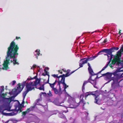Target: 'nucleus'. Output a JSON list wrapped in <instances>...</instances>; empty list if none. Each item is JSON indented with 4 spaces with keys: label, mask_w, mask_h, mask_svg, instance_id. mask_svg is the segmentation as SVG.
I'll list each match as a JSON object with an SVG mask.
<instances>
[{
    "label": "nucleus",
    "mask_w": 123,
    "mask_h": 123,
    "mask_svg": "<svg viewBox=\"0 0 123 123\" xmlns=\"http://www.w3.org/2000/svg\"><path fill=\"white\" fill-rule=\"evenodd\" d=\"M19 49V48L17 44H16L14 41L11 42L7 49V56L10 59H13V61L11 60L10 62L11 63L13 62L14 65L19 64V63L17 62V59L16 58V55L17 56L18 55V51Z\"/></svg>",
    "instance_id": "f257e3e1"
},
{
    "label": "nucleus",
    "mask_w": 123,
    "mask_h": 123,
    "mask_svg": "<svg viewBox=\"0 0 123 123\" xmlns=\"http://www.w3.org/2000/svg\"><path fill=\"white\" fill-rule=\"evenodd\" d=\"M40 80L38 79L36 80L33 83V82H31L26 83V87L27 90L29 92L33 89H34V86H36L40 83Z\"/></svg>",
    "instance_id": "f03ea898"
},
{
    "label": "nucleus",
    "mask_w": 123,
    "mask_h": 123,
    "mask_svg": "<svg viewBox=\"0 0 123 123\" xmlns=\"http://www.w3.org/2000/svg\"><path fill=\"white\" fill-rule=\"evenodd\" d=\"M88 65V70L89 72V74L91 75L87 81L88 82H90L92 84H93L96 83V80L95 79L92 80V76L97 75V74H94L93 72V70L92 68L90 63H87Z\"/></svg>",
    "instance_id": "7ed1b4c3"
},
{
    "label": "nucleus",
    "mask_w": 123,
    "mask_h": 123,
    "mask_svg": "<svg viewBox=\"0 0 123 123\" xmlns=\"http://www.w3.org/2000/svg\"><path fill=\"white\" fill-rule=\"evenodd\" d=\"M25 81L23 82L21 85L20 84H19L18 86L17 87V88H14L11 92H9V93L10 94H11V93H12L13 94L16 93V96L22 90L25 86Z\"/></svg>",
    "instance_id": "20e7f679"
},
{
    "label": "nucleus",
    "mask_w": 123,
    "mask_h": 123,
    "mask_svg": "<svg viewBox=\"0 0 123 123\" xmlns=\"http://www.w3.org/2000/svg\"><path fill=\"white\" fill-rule=\"evenodd\" d=\"M91 95L96 96L94 103L99 105H100L101 103L100 100L98 97V96H96V94L95 92H86V94L85 96L86 99L88 96L89 95L90 96Z\"/></svg>",
    "instance_id": "39448f33"
},
{
    "label": "nucleus",
    "mask_w": 123,
    "mask_h": 123,
    "mask_svg": "<svg viewBox=\"0 0 123 123\" xmlns=\"http://www.w3.org/2000/svg\"><path fill=\"white\" fill-rule=\"evenodd\" d=\"M93 59V58L92 56L90 57L84 58L80 59V60L79 65L80 68L82 67L83 66V65L86 63L88 61H92Z\"/></svg>",
    "instance_id": "423d86ee"
},
{
    "label": "nucleus",
    "mask_w": 123,
    "mask_h": 123,
    "mask_svg": "<svg viewBox=\"0 0 123 123\" xmlns=\"http://www.w3.org/2000/svg\"><path fill=\"white\" fill-rule=\"evenodd\" d=\"M84 96V94H82L80 96V101L79 102V103H77L75 102H74L72 104L73 107H72V108H76L80 105V103L81 104H83V106L85 104L83 99Z\"/></svg>",
    "instance_id": "0eeeda50"
},
{
    "label": "nucleus",
    "mask_w": 123,
    "mask_h": 123,
    "mask_svg": "<svg viewBox=\"0 0 123 123\" xmlns=\"http://www.w3.org/2000/svg\"><path fill=\"white\" fill-rule=\"evenodd\" d=\"M117 57H114V58L111 61V63L110 64H109V66L111 68L113 69V66H114L116 63H117L116 65H117L118 66H121V61L117 60L118 59L117 58Z\"/></svg>",
    "instance_id": "6e6552de"
},
{
    "label": "nucleus",
    "mask_w": 123,
    "mask_h": 123,
    "mask_svg": "<svg viewBox=\"0 0 123 123\" xmlns=\"http://www.w3.org/2000/svg\"><path fill=\"white\" fill-rule=\"evenodd\" d=\"M102 76H105L106 78L109 80L108 81L109 82H110L111 80H113V82L112 84V85H113L114 84V78L113 77H111L112 75L111 73L108 72L106 73L102 74Z\"/></svg>",
    "instance_id": "1a4fd4ad"
},
{
    "label": "nucleus",
    "mask_w": 123,
    "mask_h": 123,
    "mask_svg": "<svg viewBox=\"0 0 123 123\" xmlns=\"http://www.w3.org/2000/svg\"><path fill=\"white\" fill-rule=\"evenodd\" d=\"M24 106V105H22V104H19L18 106V109H17V108L15 109L16 111H17V112L19 113L22 111V108Z\"/></svg>",
    "instance_id": "9d476101"
},
{
    "label": "nucleus",
    "mask_w": 123,
    "mask_h": 123,
    "mask_svg": "<svg viewBox=\"0 0 123 123\" xmlns=\"http://www.w3.org/2000/svg\"><path fill=\"white\" fill-rule=\"evenodd\" d=\"M122 52L120 50L118 51L117 52V55L115 56L114 57H117V58L118 59L117 60L121 61V58L120 57L121 56Z\"/></svg>",
    "instance_id": "9b49d317"
},
{
    "label": "nucleus",
    "mask_w": 123,
    "mask_h": 123,
    "mask_svg": "<svg viewBox=\"0 0 123 123\" xmlns=\"http://www.w3.org/2000/svg\"><path fill=\"white\" fill-rule=\"evenodd\" d=\"M123 68L121 67H120V68L118 69L115 72L113 73H111L112 74V75L113 74L115 76L117 75V72H123ZM122 74H123V73Z\"/></svg>",
    "instance_id": "f8f14e48"
},
{
    "label": "nucleus",
    "mask_w": 123,
    "mask_h": 123,
    "mask_svg": "<svg viewBox=\"0 0 123 123\" xmlns=\"http://www.w3.org/2000/svg\"><path fill=\"white\" fill-rule=\"evenodd\" d=\"M9 61H10V58L9 57H8L7 56L6 57V60L4 62L3 65L8 66V64H9Z\"/></svg>",
    "instance_id": "ddd939ff"
},
{
    "label": "nucleus",
    "mask_w": 123,
    "mask_h": 123,
    "mask_svg": "<svg viewBox=\"0 0 123 123\" xmlns=\"http://www.w3.org/2000/svg\"><path fill=\"white\" fill-rule=\"evenodd\" d=\"M69 74V72H67L66 74H63L62 75H61V77L62 79L63 80L65 81V77L68 76L71 74Z\"/></svg>",
    "instance_id": "4468645a"
},
{
    "label": "nucleus",
    "mask_w": 123,
    "mask_h": 123,
    "mask_svg": "<svg viewBox=\"0 0 123 123\" xmlns=\"http://www.w3.org/2000/svg\"><path fill=\"white\" fill-rule=\"evenodd\" d=\"M59 81H58V85L59 86V88L60 89H61L60 84L61 83L63 85H65V81L63 80H62V78L60 81H59Z\"/></svg>",
    "instance_id": "2eb2a0df"
},
{
    "label": "nucleus",
    "mask_w": 123,
    "mask_h": 123,
    "mask_svg": "<svg viewBox=\"0 0 123 123\" xmlns=\"http://www.w3.org/2000/svg\"><path fill=\"white\" fill-rule=\"evenodd\" d=\"M110 49H111V52L112 53V52H114L115 50H118L119 48L118 47H113L110 48Z\"/></svg>",
    "instance_id": "dca6fc26"
},
{
    "label": "nucleus",
    "mask_w": 123,
    "mask_h": 123,
    "mask_svg": "<svg viewBox=\"0 0 123 123\" xmlns=\"http://www.w3.org/2000/svg\"><path fill=\"white\" fill-rule=\"evenodd\" d=\"M29 92V91L27 90H26L25 91L23 92V99H25L26 94Z\"/></svg>",
    "instance_id": "f3484780"
},
{
    "label": "nucleus",
    "mask_w": 123,
    "mask_h": 123,
    "mask_svg": "<svg viewBox=\"0 0 123 123\" xmlns=\"http://www.w3.org/2000/svg\"><path fill=\"white\" fill-rule=\"evenodd\" d=\"M110 55V58H109V59H110L109 61L108 62V63H107V64L106 65L107 66H108L109 65V64H110V63L111 62V61L112 60V56L113 55H112V54Z\"/></svg>",
    "instance_id": "a211bd4d"
},
{
    "label": "nucleus",
    "mask_w": 123,
    "mask_h": 123,
    "mask_svg": "<svg viewBox=\"0 0 123 123\" xmlns=\"http://www.w3.org/2000/svg\"><path fill=\"white\" fill-rule=\"evenodd\" d=\"M58 74H52L51 76H52L54 77V78H58L59 79V78H61V75L59 76H58Z\"/></svg>",
    "instance_id": "6ab92c4d"
},
{
    "label": "nucleus",
    "mask_w": 123,
    "mask_h": 123,
    "mask_svg": "<svg viewBox=\"0 0 123 123\" xmlns=\"http://www.w3.org/2000/svg\"><path fill=\"white\" fill-rule=\"evenodd\" d=\"M106 53H107V54L109 55L112 54L111 51V50L110 49H107Z\"/></svg>",
    "instance_id": "aec40b11"
},
{
    "label": "nucleus",
    "mask_w": 123,
    "mask_h": 123,
    "mask_svg": "<svg viewBox=\"0 0 123 123\" xmlns=\"http://www.w3.org/2000/svg\"><path fill=\"white\" fill-rule=\"evenodd\" d=\"M45 84H43L42 85V86L38 88V89L40 90H43V91L44 90V86Z\"/></svg>",
    "instance_id": "412c9836"
},
{
    "label": "nucleus",
    "mask_w": 123,
    "mask_h": 123,
    "mask_svg": "<svg viewBox=\"0 0 123 123\" xmlns=\"http://www.w3.org/2000/svg\"><path fill=\"white\" fill-rule=\"evenodd\" d=\"M7 95V94L5 93L4 94V93H3L1 94H0V96L3 99H6V98L5 97L6 95Z\"/></svg>",
    "instance_id": "4be33fe9"
},
{
    "label": "nucleus",
    "mask_w": 123,
    "mask_h": 123,
    "mask_svg": "<svg viewBox=\"0 0 123 123\" xmlns=\"http://www.w3.org/2000/svg\"><path fill=\"white\" fill-rule=\"evenodd\" d=\"M2 69L3 70H7L8 68V66L3 65Z\"/></svg>",
    "instance_id": "5701e85b"
},
{
    "label": "nucleus",
    "mask_w": 123,
    "mask_h": 123,
    "mask_svg": "<svg viewBox=\"0 0 123 123\" xmlns=\"http://www.w3.org/2000/svg\"><path fill=\"white\" fill-rule=\"evenodd\" d=\"M14 97L13 96L9 98H8L7 99L10 102L12 101L14 99Z\"/></svg>",
    "instance_id": "b1692460"
},
{
    "label": "nucleus",
    "mask_w": 123,
    "mask_h": 123,
    "mask_svg": "<svg viewBox=\"0 0 123 123\" xmlns=\"http://www.w3.org/2000/svg\"><path fill=\"white\" fill-rule=\"evenodd\" d=\"M108 67V66H107L106 65V66L105 67H104V68H103L102 69L101 71H99L98 72V73L97 74H97L96 75H97L98 74L101 73L102 71H103L104 70Z\"/></svg>",
    "instance_id": "393cba45"
},
{
    "label": "nucleus",
    "mask_w": 123,
    "mask_h": 123,
    "mask_svg": "<svg viewBox=\"0 0 123 123\" xmlns=\"http://www.w3.org/2000/svg\"><path fill=\"white\" fill-rule=\"evenodd\" d=\"M55 94H57L58 93V90L56 88H54L53 89Z\"/></svg>",
    "instance_id": "a878e982"
},
{
    "label": "nucleus",
    "mask_w": 123,
    "mask_h": 123,
    "mask_svg": "<svg viewBox=\"0 0 123 123\" xmlns=\"http://www.w3.org/2000/svg\"><path fill=\"white\" fill-rule=\"evenodd\" d=\"M6 110V109L2 110V108H0V112L2 113V114L5 115L6 114V113H4V111Z\"/></svg>",
    "instance_id": "bb28decb"
},
{
    "label": "nucleus",
    "mask_w": 123,
    "mask_h": 123,
    "mask_svg": "<svg viewBox=\"0 0 123 123\" xmlns=\"http://www.w3.org/2000/svg\"><path fill=\"white\" fill-rule=\"evenodd\" d=\"M47 94L48 96L49 97H52L53 96V95L52 94L51 92L50 91H49V92Z\"/></svg>",
    "instance_id": "cd10ccee"
},
{
    "label": "nucleus",
    "mask_w": 123,
    "mask_h": 123,
    "mask_svg": "<svg viewBox=\"0 0 123 123\" xmlns=\"http://www.w3.org/2000/svg\"><path fill=\"white\" fill-rule=\"evenodd\" d=\"M29 77L30 78L29 79L30 80H32L34 79H36V80L37 79V75L35 76V77H34L33 78H31V77Z\"/></svg>",
    "instance_id": "c85d7f7f"
},
{
    "label": "nucleus",
    "mask_w": 123,
    "mask_h": 123,
    "mask_svg": "<svg viewBox=\"0 0 123 123\" xmlns=\"http://www.w3.org/2000/svg\"><path fill=\"white\" fill-rule=\"evenodd\" d=\"M36 52L37 53L36 54L38 55H39L40 54V50L39 49L36 50Z\"/></svg>",
    "instance_id": "c756f323"
},
{
    "label": "nucleus",
    "mask_w": 123,
    "mask_h": 123,
    "mask_svg": "<svg viewBox=\"0 0 123 123\" xmlns=\"http://www.w3.org/2000/svg\"><path fill=\"white\" fill-rule=\"evenodd\" d=\"M49 85L50 87L52 88V89L55 88L54 87V86L53 85V84H51L50 83H49Z\"/></svg>",
    "instance_id": "7c9ffc66"
},
{
    "label": "nucleus",
    "mask_w": 123,
    "mask_h": 123,
    "mask_svg": "<svg viewBox=\"0 0 123 123\" xmlns=\"http://www.w3.org/2000/svg\"><path fill=\"white\" fill-rule=\"evenodd\" d=\"M31 110H30V108H28L27 110L25 111V112H26V113H29L30 111H31Z\"/></svg>",
    "instance_id": "2f4dec72"
},
{
    "label": "nucleus",
    "mask_w": 123,
    "mask_h": 123,
    "mask_svg": "<svg viewBox=\"0 0 123 123\" xmlns=\"http://www.w3.org/2000/svg\"><path fill=\"white\" fill-rule=\"evenodd\" d=\"M121 67L123 69V60H121Z\"/></svg>",
    "instance_id": "473e14b6"
},
{
    "label": "nucleus",
    "mask_w": 123,
    "mask_h": 123,
    "mask_svg": "<svg viewBox=\"0 0 123 123\" xmlns=\"http://www.w3.org/2000/svg\"><path fill=\"white\" fill-rule=\"evenodd\" d=\"M107 49H105L102 50V52H105L106 53Z\"/></svg>",
    "instance_id": "72a5a7b5"
},
{
    "label": "nucleus",
    "mask_w": 123,
    "mask_h": 123,
    "mask_svg": "<svg viewBox=\"0 0 123 123\" xmlns=\"http://www.w3.org/2000/svg\"><path fill=\"white\" fill-rule=\"evenodd\" d=\"M1 87L2 88V89L1 90V93L2 92L4 91V86H1Z\"/></svg>",
    "instance_id": "f704fd0d"
},
{
    "label": "nucleus",
    "mask_w": 123,
    "mask_h": 123,
    "mask_svg": "<svg viewBox=\"0 0 123 123\" xmlns=\"http://www.w3.org/2000/svg\"><path fill=\"white\" fill-rule=\"evenodd\" d=\"M42 75L45 76L46 75H47L48 77L49 76V74H45V73H43L42 74Z\"/></svg>",
    "instance_id": "c9c22d12"
},
{
    "label": "nucleus",
    "mask_w": 123,
    "mask_h": 123,
    "mask_svg": "<svg viewBox=\"0 0 123 123\" xmlns=\"http://www.w3.org/2000/svg\"><path fill=\"white\" fill-rule=\"evenodd\" d=\"M65 85H63V86H64V88L65 90L66 89L67 87H68V85H67L66 84Z\"/></svg>",
    "instance_id": "e433bc0d"
},
{
    "label": "nucleus",
    "mask_w": 123,
    "mask_h": 123,
    "mask_svg": "<svg viewBox=\"0 0 123 123\" xmlns=\"http://www.w3.org/2000/svg\"><path fill=\"white\" fill-rule=\"evenodd\" d=\"M111 123H119V122L118 121L116 120L112 122Z\"/></svg>",
    "instance_id": "4c0bfd02"
},
{
    "label": "nucleus",
    "mask_w": 123,
    "mask_h": 123,
    "mask_svg": "<svg viewBox=\"0 0 123 123\" xmlns=\"http://www.w3.org/2000/svg\"><path fill=\"white\" fill-rule=\"evenodd\" d=\"M26 114V113L25 111L22 112V115L25 116Z\"/></svg>",
    "instance_id": "58836bf2"
},
{
    "label": "nucleus",
    "mask_w": 123,
    "mask_h": 123,
    "mask_svg": "<svg viewBox=\"0 0 123 123\" xmlns=\"http://www.w3.org/2000/svg\"><path fill=\"white\" fill-rule=\"evenodd\" d=\"M85 85H83L82 87V91L83 92H84V91L85 89Z\"/></svg>",
    "instance_id": "ea45409f"
},
{
    "label": "nucleus",
    "mask_w": 123,
    "mask_h": 123,
    "mask_svg": "<svg viewBox=\"0 0 123 123\" xmlns=\"http://www.w3.org/2000/svg\"><path fill=\"white\" fill-rule=\"evenodd\" d=\"M46 69L45 68L44 69V71L45 72V74H49V73H48L47 71L46 70Z\"/></svg>",
    "instance_id": "a19ab883"
},
{
    "label": "nucleus",
    "mask_w": 123,
    "mask_h": 123,
    "mask_svg": "<svg viewBox=\"0 0 123 123\" xmlns=\"http://www.w3.org/2000/svg\"><path fill=\"white\" fill-rule=\"evenodd\" d=\"M107 42V39L106 38L103 41V43H105Z\"/></svg>",
    "instance_id": "79ce46f5"
},
{
    "label": "nucleus",
    "mask_w": 123,
    "mask_h": 123,
    "mask_svg": "<svg viewBox=\"0 0 123 123\" xmlns=\"http://www.w3.org/2000/svg\"><path fill=\"white\" fill-rule=\"evenodd\" d=\"M36 65L35 64H34L33 65L32 67L31 68V69H32L33 68H36Z\"/></svg>",
    "instance_id": "37998d69"
},
{
    "label": "nucleus",
    "mask_w": 123,
    "mask_h": 123,
    "mask_svg": "<svg viewBox=\"0 0 123 123\" xmlns=\"http://www.w3.org/2000/svg\"><path fill=\"white\" fill-rule=\"evenodd\" d=\"M40 100V99H37V103H36V104L37 105H39L38 104V102Z\"/></svg>",
    "instance_id": "c03bdc74"
},
{
    "label": "nucleus",
    "mask_w": 123,
    "mask_h": 123,
    "mask_svg": "<svg viewBox=\"0 0 123 123\" xmlns=\"http://www.w3.org/2000/svg\"><path fill=\"white\" fill-rule=\"evenodd\" d=\"M119 50L121 51L122 52H123V46L121 47Z\"/></svg>",
    "instance_id": "a18cd8bd"
},
{
    "label": "nucleus",
    "mask_w": 123,
    "mask_h": 123,
    "mask_svg": "<svg viewBox=\"0 0 123 123\" xmlns=\"http://www.w3.org/2000/svg\"><path fill=\"white\" fill-rule=\"evenodd\" d=\"M49 76L48 77V80L46 82V83H48L49 84V83H49Z\"/></svg>",
    "instance_id": "49530a36"
},
{
    "label": "nucleus",
    "mask_w": 123,
    "mask_h": 123,
    "mask_svg": "<svg viewBox=\"0 0 123 123\" xmlns=\"http://www.w3.org/2000/svg\"><path fill=\"white\" fill-rule=\"evenodd\" d=\"M16 81L15 80H13L12 81V85H14V84L16 83Z\"/></svg>",
    "instance_id": "de8ad7c7"
},
{
    "label": "nucleus",
    "mask_w": 123,
    "mask_h": 123,
    "mask_svg": "<svg viewBox=\"0 0 123 123\" xmlns=\"http://www.w3.org/2000/svg\"><path fill=\"white\" fill-rule=\"evenodd\" d=\"M20 37H16V39L18 40L19 39H20Z\"/></svg>",
    "instance_id": "09e8293b"
},
{
    "label": "nucleus",
    "mask_w": 123,
    "mask_h": 123,
    "mask_svg": "<svg viewBox=\"0 0 123 123\" xmlns=\"http://www.w3.org/2000/svg\"><path fill=\"white\" fill-rule=\"evenodd\" d=\"M58 72L59 73H60L61 74H62V72L61 70H59Z\"/></svg>",
    "instance_id": "8fccbe9b"
},
{
    "label": "nucleus",
    "mask_w": 123,
    "mask_h": 123,
    "mask_svg": "<svg viewBox=\"0 0 123 123\" xmlns=\"http://www.w3.org/2000/svg\"><path fill=\"white\" fill-rule=\"evenodd\" d=\"M25 103V102L24 101V99H23V101L22 103L21 104H22V105H24V104Z\"/></svg>",
    "instance_id": "3c124183"
},
{
    "label": "nucleus",
    "mask_w": 123,
    "mask_h": 123,
    "mask_svg": "<svg viewBox=\"0 0 123 123\" xmlns=\"http://www.w3.org/2000/svg\"><path fill=\"white\" fill-rule=\"evenodd\" d=\"M97 56V55H96L94 56L92 55V57L93 58V59H94L95 58H96Z\"/></svg>",
    "instance_id": "603ef678"
},
{
    "label": "nucleus",
    "mask_w": 123,
    "mask_h": 123,
    "mask_svg": "<svg viewBox=\"0 0 123 123\" xmlns=\"http://www.w3.org/2000/svg\"><path fill=\"white\" fill-rule=\"evenodd\" d=\"M88 82L87 81H85L84 83H83V85H85L86 84V83H87Z\"/></svg>",
    "instance_id": "864d4df0"
},
{
    "label": "nucleus",
    "mask_w": 123,
    "mask_h": 123,
    "mask_svg": "<svg viewBox=\"0 0 123 123\" xmlns=\"http://www.w3.org/2000/svg\"><path fill=\"white\" fill-rule=\"evenodd\" d=\"M8 114H9V116H12L13 115V113H9Z\"/></svg>",
    "instance_id": "5fc2aeb1"
},
{
    "label": "nucleus",
    "mask_w": 123,
    "mask_h": 123,
    "mask_svg": "<svg viewBox=\"0 0 123 123\" xmlns=\"http://www.w3.org/2000/svg\"><path fill=\"white\" fill-rule=\"evenodd\" d=\"M102 50H101V51H100L98 52V55H99V54L100 53H101L102 52Z\"/></svg>",
    "instance_id": "6e6d98bb"
},
{
    "label": "nucleus",
    "mask_w": 123,
    "mask_h": 123,
    "mask_svg": "<svg viewBox=\"0 0 123 123\" xmlns=\"http://www.w3.org/2000/svg\"><path fill=\"white\" fill-rule=\"evenodd\" d=\"M108 55V54H107V55H107V57H108V59L109 58V57H110V56H109V55Z\"/></svg>",
    "instance_id": "4d7b16f0"
},
{
    "label": "nucleus",
    "mask_w": 123,
    "mask_h": 123,
    "mask_svg": "<svg viewBox=\"0 0 123 123\" xmlns=\"http://www.w3.org/2000/svg\"><path fill=\"white\" fill-rule=\"evenodd\" d=\"M68 110L67 111H64L63 112H64L65 113H66L67 112H68Z\"/></svg>",
    "instance_id": "13d9d810"
},
{
    "label": "nucleus",
    "mask_w": 123,
    "mask_h": 123,
    "mask_svg": "<svg viewBox=\"0 0 123 123\" xmlns=\"http://www.w3.org/2000/svg\"><path fill=\"white\" fill-rule=\"evenodd\" d=\"M46 68V70H49V68Z\"/></svg>",
    "instance_id": "bf43d9fd"
},
{
    "label": "nucleus",
    "mask_w": 123,
    "mask_h": 123,
    "mask_svg": "<svg viewBox=\"0 0 123 123\" xmlns=\"http://www.w3.org/2000/svg\"><path fill=\"white\" fill-rule=\"evenodd\" d=\"M98 78V76H97L94 79H95V80H96V79H97Z\"/></svg>",
    "instance_id": "052dcab7"
},
{
    "label": "nucleus",
    "mask_w": 123,
    "mask_h": 123,
    "mask_svg": "<svg viewBox=\"0 0 123 123\" xmlns=\"http://www.w3.org/2000/svg\"><path fill=\"white\" fill-rule=\"evenodd\" d=\"M41 93L42 94H46V93L45 92H42Z\"/></svg>",
    "instance_id": "680f3d73"
},
{
    "label": "nucleus",
    "mask_w": 123,
    "mask_h": 123,
    "mask_svg": "<svg viewBox=\"0 0 123 123\" xmlns=\"http://www.w3.org/2000/svg\"><path fill=\"white\" fill-rule=\"evenodd\" d=\"M121 30H120L119 31V32H118V34H120L121 32Z\"/></svg>",
    "instance_id": "e2e57ef3"
},
{
    "label": "nucleus",
    "mask_w": 123,
    "mask_h": 123,
    "mask_svg": "<svg viewBox=\"0 0 123 123\" xmlns=\"http://www.w3.org/2000/svg\"><path fill=\"white\" fill-rule=\"evenodd\" d=\"M100 108H101L102 109V110H105V108H102V107H101Z\"/></svg>",
    "instance_id": "0e129e2a"
},
{
    "label": "nucleus",
    "mask_w": 123,
    "mask_h": 123,
    "mask_svg": "<svg viewBox=\"0 0 123 123\" xmlns=\"http://www.w3.org/2000/svg\"><path fill=\"white\" fill-rule=\"evenodd\" d=\"M78 68H77V69H76V70H75L72 72H71V74H72V73H73L76 70H77V69H78Z\"/></svg>",
    "instance_id": "69168bd1"
},
{
    "label": "nucleus",
    "mask_w": 123,
    "mask_h": 123,
    "mask_svg": "<svg viewBox=\"0 0 123 123\" xmlns=\"http://www.w3.org/2000/svg\"><path fill=\"white\" fill-rule=\"evenodd\" d=\"M56 83L55 82H54L53 84L55 86V84Z\"/></svg>",
    "instance_id": "338daca9"
},
{
    "label": "nucleus",
    "mask_w": 123,
    "mask_h": 123,
    "mask_svg": "<svg viewBox=\"0 0 123 123\" xmlns=\"http://www.w3.org/2000/svg\"><path fill=\"white\" fill-rule=\"evenodd\" d=\"M9 121H6L5 123H8V122H9Z\"/></svg>",
    "instance_id": "774afa93"
}]
</instances>
